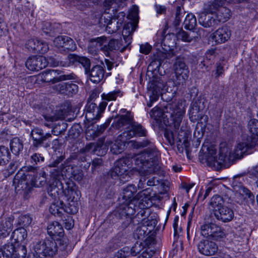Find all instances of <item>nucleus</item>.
Returning <instances> with one entry per match:
<instances>
[{
  "instance_id": "1",
  "label": "nucleus",
  "mask_w": 258,
  "mask_h": 258,
  "mask_svg": "<svg viewBox=\"0 0 258 258\" xmlns=\"http://www.w3.org/2000/svg\"><path fill=\"white\" fill-rule=\"evenodd\" d=\"M137 191V187L133 184L128 185L123 189V199L125 200L117 209L119 215L130 216L134 215L138 207L140 209H147L151 205V198L153 197L150 188H147L140 191L133 197L134 194Z\"/></svg>"
},
{
  "instance_id": "2",
  "label": "nucleus",
  "mask_w": 258,
  "mask_h": 258,
  "mask_svg": "<svg viewBox=\"0 0 258 258\" xmlns=\"http://www.w3.org/2000/svg\"><path fill=\"white\" fill-rule=\"evenodd\" d=\"M149 146L150 147L143 153L134 158L135 166L133 169L142 177L139 185L143 184L142 182L145 181L147 175L156 172L159 169V152L151 142Z\"/></svg>"
},
{
  "instance_id": "3",
  "label": "nucleus",
  "mask_w": 258,
  "mask_h": 258,
  "mask_svg": "<svg viewBox=\"0 0 258 258\" xmlns=\"http://www.w3.org/2000/svg\"><path fill=\"white\" fill-rule=\"evenodd\" d=\"M48 194L52 199L64 197L68 202L78 201L81 195L78 187L74 183L70 184L64 190L62 183L59 179L55 180L50 184Z\"/></svg>"
},
{
  "instance_id": "4",
  "label": "nucleus",
  "mask_w": 258,
  "mask_h": 258,
  "mask_svg": "<svg viewBox=\"0 0 258 258\" xmlns=\"http://www.w3.org/2000/svg\"><path fill=\"white\" fill-rule=\"evenodd\" d=\"M135 25L136 23L135 22L128 23L123 28L122 31L123 36L124 37L123 40L125 41H129L126 45H123V40L122 39L120 40L111 39L108 42L107 44H106V43L104 44L103 46H102L101 48V50L102 51L106 56L109 55L110 51L115 50H120V51L123 52L131 43L130 37L129 36H125L124 33L130 34L132 33L135 30Z\"/></svg>"
},
{
  "instance_id": "5",
  "label": "nucleus",
  "mask_w": 258,
  "mask_h": 258,
  "mask_svg": "<svg viewBox=\"0 0 258 258\" xmlns=\"http://www.w3.org/2000/svg\"><path fill=\"white\" fill-rule=\"evenodd\" d=\"M133 161L134 158H125L118 160L110 172L111 177L114 179H118L122 183L128 181L130 178L128 170L133 167Z\"/></svg>"
},
{
  "instance_id": "6",
  "label": "nucleus",
  "mask_w": 258,
  "mask_h": 258,
  "mask_svg": "<svg viewBox=\"0 0 258 258\" xmlns=\"http://www.w3.org/2000/svg\"><path fill=\"white\" fill-rule=\"evenodd\" d=\"M60 71L57 70H48L40 74L38 76L39 82L53 84L65 80H75L77 76L74 73L64 74L58 76Z\"/></svg>"
},
{
  "instance_id": "7",
  "label": "nucleus",
  "mask_w": 258,
  "mask_h": 258,
  "mask_svg": "<svg viewBox=\"0 0 258 258\" xmlns=\"http://www.w3.org/2000/svg\"><path fill=\"white\" fill-rule=\"evenodd\" d=\"M157 224L155 216H148L142 219L141 225L139 226L134 233L135 239L144 240Z\"/></svg>"
},
{
  "instance_id": "8",
  "label": "nucleus",
  "mask_w": 258,
  "mask_h": 258,
  "mask_svg": "<svg viewBox=\"0 0 258 258\" xmlns=\"http://www.w3.org/2000/svg\"><path fill=\"white\" fill-rule=\"evenodd\" d=\"M36 178L34 175L29 173H18L15 177L13 183L17 192L21 190L28 191L32 187L36 186Z\"/></svg>"
},
{
  "instance_id": "9",
  "label": "nucleus",
  "mask_w": 258,
  "mask_h": 258,
  "mask_svg": "<svg viewBox=\"0 0 258 258\" xmlns=\"http://www.w3.org/2000/svg\"><path fill=\"white\" fill-rule=\"evenodd\" d=\"M56 243L53 240L48 239L37 243L35 246V251L41 258L53 257L57 252Z\"/></svg>"
},
{
  "instance_id": "10",
  "label": "nucleus",
  "mask_w": 258,
  "mask_h": 258,
  "mask_svg": "<svg viewBox=\"0 0 258 258\" xmlns=\"http://www.w3.org/2000/svg\"><path fill=\"white\" fill-rule=\"evenodd\" d=\"M175 78L173 83L176 86L183 85L188 78L189 70L184 61L177 58L173 66Z\"/></svg>"
},
{
  "instance_id": "11",
  "label": "nucleus",
  "mask_w": 258,
  "mask_h": 258,
  "mask_svg": "<svg viewBox=\"0 0 258 258\" xmlns=\"http://www.w3.org/2000/svg\"><path fill=\"white\" fill-rule=\"evenodd\" d=\"M257 147V142H254V140H251L249 138H243L238 142L233 151L234 158L241 159L244 155L249 154L250 150L254 148L256 149Z\"/></svg>"
},
{
  "instance_id": "12",
  "label": "nucleus",
  "mask_w": 258,
  "mask_h": 258,
  "mask_svg": "<svg viewBox=\"0 0 258 258\" xmlns=\"http://www.w3.org/2000/svg\"><path fill=\"white\" fill-rule=\"evenodd\" d=\"M59 174L66 178H73L77 181H81L84 177L83 171L81 170L78 169L76 166L69 165L67 162L61 165L57 176Z\"/></svg>"
},
{
  "instance_id": "13",
  "label": "nucleus",
  "mask_w": 258,
  "mask_h": 258,
  "mask_svg": "<svg viewBox=\"0 0 258 258\" xmlns=\"http://www.w3.org/2000/svg\"><path fill=\"white\" fill-rule=\"evenodd\" d=\"M30 136L33 140L32 145L34 147L37 148L42 146L47 141L48 142L45 144V147H49V140L52 138L51 134L46 133L44 134L42 130L38 127H34L31 130Z\"/></svg>"
},
{
  "instance_id": "14",
  "label": "nucleus",
  "mask_w": 258,
  "mask_h": 258,
  "mask_svg": "<svg viewBox=\"0 0 258 258\" xmlns=\"http://www.w3.org/2000/svg\"><path fill=\"white\" fill-rule=\"evenodd\" d=\"M226 0H214L212 3V6L216 12L211 11V13L215 12L216 13L217 19L218 21V24L220 22L224 23L228 21L231 17V11L225 7H223L224 1Z\"/></svg>"
},
{
  "instance_id": "15",
  "label": "nucleus",
  "mask_w": 258,
  "mask_h": 258,
  "mask_svg": "<svg viewBox=\"0 0 258 258\" xmlns=\"http://www.w3.org/2000/svg\"><path fill=\"white\" fill-rule=\"evenodd\" d=\"M48 60L43 56L34 55L29 57L26 61V67L30 71H38L46 67Z\"/></svg>"
},
{
  "instance_id": "16",
  "label": "nucleus",
  "mask_w": 258,
  "mask_h": 258,
  "mask_svg": "<svg viewBox=\"0 0 258 258\" xmlns=\"http://www.w3.org/2000/svg\"><path fill=\"white\" fill-rule=\"evenodd\" d=\"M107 42V38L104 36L90 39L87 48L88 52L94 56L97 55L101 47Z\"/></svg>"
},
{
  "instance_id": "17",
  "label": "nucleus",
  "mask_w": 258,
  "mask_h": 258,
  "mask_svg": "<svg viewBox=\"0 0 258 258\" xmlns=\"http://www.w3.org/2000/svg\"><path fill=\"white\" fill-rule=\"evenodd\" d=\"M110 121L108 119L100 126L94 124L89 125L86 130L87 138L89 140H91L100 136L106 129Z\"/></svg>"
},
{
  "instance_id": "18",
  "label": "nucleus",
  "mask_w": 258,
  "mask_h": 258,
  "mask_svg": "<svg viewBox=\"0 0 258 258\" xmlns=\"http://www.w3.org/2000/svg\"><path fill=\"white\" fill-rule=\"evenodd\" d=\"M214 215L219 221L228 222L233 219L234 214L232 209L224 206L221 209L215 210Z\"/></svg>"
},
{
  "instance_id": "19",
  "label": "nucleus",
  "mask_w": 258,
  "mask_h": 258,
  "mask_svg": "<svg viewBox=\"0 0 258 258\" xmlns=\"http://www.w3.org/2000/svg\"><path fill=\"white\" fill-rule=\"evenodd\" d=\"M125 16V13L120 12L114 15V18L111 20V22L108 23L106 31L109 33L116 32L122 25Z\"/></svg>"
},
{
  "instance_id": "20",
  "label": "nucleus",
  "mask_w": 258,
  "mask_h": 258,
  "mask_svg": "<svg viewBox=\"0 0 258 258\" xmlns=\"http://www.w3.org/2000/svg\"><path fill=\"white\" fill-rule=\"evenodd\" d=\"M231 31L227 26H223L214 32L211 38L216 43H222L227 41L230 37Z\"/></svg>"
},
{
  "instance_id": "21",
  "label": "nucleus",
  "mask_w": 258,
  "mask_h": 258,
  "mask_svg": "<svg viewBox=\"0 0 258 258\" xmlns=\"http://www.w3.org/2000/svg\"><path fill=\"white\" fill-rule=\"evenodd\" d=\"M198 248L200 253L209 256L216 253L218 250V246L213 241L204 240L199 243Z\"/></svg>"
},
{
  "instance_id": "22",
  "label": "nucleus",
  "mask_w": 258,
  "mask_h": 258,
  "mask_svg": "<svg viewBox=\"0 0 258 258\" xmlns=\"http://www.w3.org/2000/svg\"><path fill=\"white\" fill-rule=\"evenodd\" d=\"M126 140L128 139L123 132L111 146V152L116 155L121 153L126 148Z\"/></svg>"
},
{
  "instance_id": "23",
  "label": "nucleus",
  "mask_w": 258,
  "mask_h": 258,
  "mask_svg": "<svg viewBox=\"0 0 258 258\" xmlns=\"http://www.w3.org/2000/svg\"><path fill=\"white\" fill-rule=\"evenodd\" d=\"M184 113L185 109L181 104L176 105L173 108L172 112L170 115L174 127L176 130H178Z\"/></svg>"
},
{
  "instance_id": "24",
  "label": "nucleus",
  "mask_w": 258,
  "mask_h": 258,
  "mask_svg": "<svg viewBox=\"0 0 258 258\" xmlns=\"http://www.w3.org/2000/svg\"><path fill=\"white\" fill-rule=\"evenodd\" d=\"M84 152L102 156L106 153V146L102 141L96 143H91L86 146Z\"/></svg>"
},
{
  "instance_id": "25",
  "label": "nucleus",
  "mask_w": 258,
  "mask_h": 258,
  "mask_svg": "<svg viewBox=\"0 0 258 258\" xmlns=\"http://www.w3.org/2000/svg\"><path fill=\"white\" fill-rule=\"evenodd\" d=\"M47 230L48 234L53 239H58L64 235L62 226L56 221L50 223L47 226Z\"/></svg>"
},
{
  "instance_id": "26",
  "label": "nucleus",
  "mask_w": 258,
  "mask_h": 258,
  "mask_svg": "<svg viewBox=\"0 0 258 258\" xmlns=\"http://www.w3.org/2000/svg\"><path fill=\"white\" fill-rule=\"evenodd\" d=\"M123 133L130 140L135 136L145 137L147 135V131L141 124L134 121L130 130L123 132Z\"/></svg>"
},
{
  "instance_id": "27",
  "label": "nucleus",
  "mask_w": 258,
  "mask_h": 258,
  "mask_svg": "<svg viewBox=\"0 0 258 258\" xmlns=\"http://www.w3.org/2000/svg\"><path fill=\"white\" fill-rule=\"evenodd\" d=\"M134 117L130 112H127L125 115H121L115 123V127L118 129H127L131 127L134 122Z\"/></svg>"
},
{
  "instance_id": "28",
  "label": "nucleus",
  "mask_w": 258,
  "mask_h": 258,
  "mask_svg": "<svg viewBox=\"0 0 258 258\" xmlns=\"http://www.w3.org/2000/svg\"><path fill=\"white\" fill-rule=\"evenodd\" d=\"M14 220V216L10 215L9 217L2 220L0 222V234L3 237L8 236L13 227Z\"/></svg>"
},
{
  "instance_id": "29",
  "label": "nucleus",
  "mask_w": 258,
  "mask_h": 258,
  "mask_svg": "<svg viewBox=\"0 0 258 258\" xmlns=\"http://www.w3.org/2000/svg\"><path fill=\"white\" fill-rule=\"evenodd\" d=\"M234 159H235V158H234L233 152H231L229 147L225 143L221 144L218 157V160L220 161L219 163L221 164L222 162L230 161Z\"/></svg>"
},
{
  "instance_id": "30",
  "label": "nucleus",
  "mask_w": 258,
  "mask_h": 258,
  "mask_svg": "<svg viewBox=\"0 0 258 258\" xmlns=\"http://www.w3.org/2000/svg\"><path fill=\"white\" fill-rule=\"evenodd\" d=\"M105 71L103 67L96 65L90 71L89 77L91 82L94 83L100 82L104 78Z\"/></svg>"
},
{
  "instance_id": "31",
  "label": "nucleus",
  "mask_w": 258,
  "mask_h": 258,
  "mask_svg": "<svg viewBox=\"0 0 258 258\" xmlns=\"http://www.w3.org/2000/svg\"><path fill=\"white\" fill-rule=\"evenodd\" d=\"M199 22L206 28L214 27L218 25V21L210 15L202 13L199 18Z\"/></svg>"
},
{
  "instance_id": "32",
  "label": "nucleus",
  "mask_w": 258,
  "mask_h": 258,
  "mask_svg": "<svg viewBox=\"0 0 258 258\" xmlns=\"http://www.w3.org/2000/svg\"><path fill=\"white\" fill-rule=\"evenodd\" d=\"M58 91L68 96H72L78 92V86L74 83H65L58 85Z\"/></svg>"
},
{
  "instance_id": "33",
  "label": "nucleus",
  "mask_w": 258,
  "mask_h": 258,
  "mask_svg": "<svg viewBox=\"0 0 258 258\" xmlns=\"http://www.w3.org/2000/svg\"><path fill=\"white\" fill-rule=\"evenodd\" d=\"M58 25L52 24L48 22H44L42 24V29L43 32L49 36L53 37L57 33L59 32Z\"/></svg>"
},
{
  "instance_id": "34",
  "label": "nucleus",
  "mask_w": 258,
  "mask_h": 258,
  "mask_svg": "<svg viewBox=\"0 0 258 258\" xmlns=\"http://www.w3.org/2000/svg\"><path fill=\"white\" fill-rule=\"evenodd\" d=\"M27 236V232L25 228L20 227L15 229L12 233L11 239L16 243L24 241Z\"/></svg>"
},
{
  "instance_id": "35",
  "label": "nucleus",
  "mask_w": 258,
  "mask_h": 258,
  "mask_svg": "<svg viewBox=\"0 0 258 258\" xmlns=\"http://www.w3.org/2000/svg\"><path fill=\"white\" fill-rule=\"evenodd\" d=\"M70 62L74 63L77 61L81 63L83 67L87 71L90 67V60L86 57L80 56L75 54H70L68 56Z\"/></svg>"
},
{
  "instance_id": "36",
  "label": "nucleus",
  "mask_w": 258,
  "mask_h": 258,
  "mask_svg": "<svg viewBox=\"0 0 258 258\" xmlns=\"http://www.w3.org/2000/svg\"><path fill=\"white\" fill-rule=\"evenodd\" d=\"M10 148L14 154L19 155L23 149V142L18 138H13L10 142Z\"/></svg>"
},
{
  "instance_id": "37",
  "label": "nucleus",
  "mask_w": 258,
  "mask_h": 258,
  "mask_svg": "<svg viewBox=\"0 0 258 258\" xmlns=\"http://www.w3.org/2000/svg\"><path fill=\"white\" fill-rule=\"evenodd\" d=\"M64 210V205L63 202L58 201L52 203L49 208L50 212L54 215L60 216Z\"/></svg>"
},
{
  "instance_id": "38",
  "label": "nucleus",
  "mask_w": 258,
  "mask_h": 258,
  "mask_svg": "<svg viewBox=\"0 0 258 258\" xmlns=\"http://www.w3.org/2000/svg\"><path fill=\"white\" fill-rule=\"evenodd\" d=\"M225 235V233L224 229L221 227L214 223L210 239L218 240L223 238Z\"/></svg>"
},
{
  "instance_id": "39",
  "label": "nucleus",
  "mask_w": 258,
  "mask_h": 258,
  "mask_svg": "<svg viewBox=\"0 0 258 258\" xmlns=\"http://www.w3.org/2000/svg\"><path fill=\"white\" fill-rule=\"evenodd\" d=\"M144 209H141V211H139L138 214L133 217H132L133 215L130 216L126 215H119L121 217H125V218H129L130 223L132 222L134 225H139L140 226L141 225L142 219L147 218L145 215L146 212Z\"/></svg>"
},
{
  "instance_id": "40",
  "label": "nucleus",
  "mask_w": 258,
  "mask_h": 258,
  "mask_svg": "<svg viewBox=\"0 0 258 258\" xmlns=\"http://www.w3.org/2000/svg\"><path fill=\"white\" fill-rule=\"evenodd\" d=\"M107 101L103 100L97 107L95 104H91L90 106H92L94 109L93 112H95V116L93 118L95 119H99L101 117V114L104 112L106 106L107 105Z\"/></svg>"
},
{
  "instance_id": "41",
  "label": "nucleus",
  "mask_w": 258,
  "mask_h": 258,
  "mask_svg": "<svg viewBox=\"0 0 258 258\" xmlns=\"http://www.w3.org/2000/svg\"><path fill=\"white\" fill-rule=\"evenodd\" d=\"M32 221V218L29 215H22L18 218L16 225L22 228L27 227L30 225Z\"/></svg>"
},
{
  "instance_id": "42",
  "label": "nucleus",
  "mask_w": 258,
  "mask_h": 258,
  "mask_svg": "<svg viewBox=\"0 0 258 258\" xmlns=\"http://www.w3.org/2000/svg\"><path fill=\"white\" fill-rule=\"evenodd\" d=\"M223 204L224 200L221 196L218 195L214 196L211 199L210 202V205L213 209V214L215 210L221 209V208L224 206Z\"/></svg>"
},
{
  "instance_id": "43",
  "label": "nucleus",
  "mask_w": 258,
  "mask_h": 258,
  "mask_svg": "<svg viewBox=\"0 0 258 258\" xmlns=\"http://www.w3.org/2000/svg\"><path fill=\"white\" fill-rule=\"evenodd\" d=\"M186 29L192 30L197 25V19L195 16L192 14H188L183 22Z\"/></svg>"
},
{
  "instance_id": "44",
  "label": "nucleus",
  "mask_w": 258,
  "mask_h": 258,
  "mask_svg": "<svg viewBox=\"0 0 258 258\" xmlns=\"http://www.w3.org/2000/svg\"><path fill=\"white\" fill-rule=\"evenodd\" d=\"M10 153L7 147L0 146V165L6 164L10 159Z\"/></svg>"
},
{
  "instance_id": "45",
  "label": "nucleus",
  "mask_w": 258,
  "mask_h": 258,
  "mask_svg": "<svg viewBox=\"0 0 258 258\" xmlns=\"http://www.w3.org/2000/svg\"><path fill=\"white\" fill-rule=\"evenodd\" d=\"M151 142L149 140H144L142 142H137L134 140H126V147L128 146L134 149L144 148L150 145Z\"/></svg>"
},
{
  "instance_id": "46",
  "label": "nucleus",
  "mask_w": 258,
  "mask_h": 258,
  "mask_svg": "<svg viewBox=\"0 0 258 258\" xmlns=\"http://www.w3.org/2000/svg\"><path fill=\"white\" fill-rule=\"evenodd\" d=\"M138 252L133 251V248L131 249L128 247H124L119 250L114 255L113 258H125L129 256L130 254L132 255H136Z\"/></svg>"
},
{
  "instance_id": "47",
  "label": "nucleus",
  "mask_w": 258,
  "mask_h": 258,
  "mask_svg": "<svg viewBox=\"0 0 258 258\" xmlns=\"http://www.w3.org/2000/svg\"><path fill=\"white\" fill-rule=\"evenodd\" d=\"M122 93L120 90H116L110 92L108 93H103L101 95V97L103 100L107 101H114L116 99L117 97H121Z\"/></svg>"
},
{
  "instance_id": "48",
  "label": "nucleus",
  "mask_w": 258,
  "mask_h": 258,
  "mask_svg": "<svg viewBox=\"0 0 258 258\" xmlns=\"http://www.w3.org/2000/svg\"><path fill=\"white\" fill-rule=\"evenodd\" d=\"M149 114L151 117L157 120L167 117V115H165L162 109L157 106L153 108L150 111Z\"/></svg>"
},
{
  "instance_id": "49",
  "label": "nucleus",
  "mask_w": 258,
  "mask_h": 258,
  "mask_svg": "<svg viewBox=\"0 0 258 258\" xmlns=\"http://www.w3.org/2000/svg\"><path fill=\"white\" fill-rule=\"evenodd\" d=\"M27 253V249L24 245H18L11 258H25Z\"/></svg>"
},
{
  "instance_id": "50",
  "label": "nucleus",
  "mask_w": 258,
  "mask_h": 258,
  "mask_svg": "<svg viewBox=\"0 0 258 258\" xmlns=\"http://www.w3.org/2000/svg\"><path fill=\"white\" fill-rule=\"evenodd\" d=\"M67 206L64 207V212L71 214H76L79 210L78 201L68 202Z\"/></svg>"
},
{
  "instance_id": "51",
  "label": "nucleus",
  "mask_w": 258,
  "mask_h": 258,
  "mask_svg": "<svg viewBox=\"0 0 258 258\" xmlns=\"http://www.w3.org/2000/svg\"><path fill=\"white\" fill-rule=\"evenodd\" d=\"M206 157L208 162L212 163L216 160V149L213 146H210L206 148Z\"/></svg>"
},
{
  "instance_id": "52",
  "label": "nucleus",
  "mask_w": 258,
  "mask_h": 258,
  "mask_svg": "<svg viewBox=\"0 0 258 258\" xmlns=\"http://www.w3.org/2000/svg\"><path fill=\"white\" fill-rule=\"evenodd\" d=\"M213 223L203 224L201 227V234L205 237L210 239L213 229Z\"/></svg>"
},
{
  "instance_id": "53",
  "label": "nucleus",
  "mask_w": 258,
  "mask_h": 258,
  "mask_svg": "<svg viewBox=\"0 0 258 258\" xmlns=\"http://www.w3.org/2000/svg\"><path fill=\"white\" fill-rule=\"evenodd\" d=\"M17 247L12 243H8L4 245L2 250L7 258H10L13 254Z\"/></svg>"
},
{
  "instance_id": "54",
  "label": "nucleus",
  "mask_w": 258,
  "mask_h": 258,
  "mask_svg": "<svg viewBox=\"0 0 258 258\" xmlns=\"http://www.w3.org/2000/svg\"><path fill=\"white\" fill-rule=\"evenodd\" d=\"M39 41V40L37 38L28 39L25 44L26 48L30 51L36 52Z\"/></svg>"
},
{
  "instance_id": "55",
  "label": "nucleus",
  "mask_w": 258,
  "mask_h": 258,
  "mask_svg": "<svg viewBox=\"0 0 258 258\" xmlns=\"http://www.w3.org/2000/svg\"><path fill=\"white\" fill-rule=\"evenodd\" d=\"M77 48L76 45L74 41L70 37L67 36L66 42L63 47V50L74 51Z\"/></svg>"
},
{
  "instance_id": "56",
  "label": "nucleus",
  "mask_w": 258,
  "mask_h": 258,
  "mask_svg": "<svg viewBox=\"0 0 258 258\" xmlns=\"http://www.w3.org/2000/svg\"><path fill=\"white\" fill-rule=\"evenodd\" d=\"M176 37L178 39L184 42H190L192 40V37L187 32L183 30L178 31L176 34Z\"/></svg>"
},
{
  "instance_id": "57",
  "label": "nucleus",
  "mask_w": 258,
  "mask_h": 258,
  "mask_svg": "<svg viewBox=\"0 0 258 258\" xmlns=\"http://www.w3.org/2000/svg\"><path fill=\"white\" fill-rule=\"evenodd\" d=\"M213 186L210 184L207 187L205 191H204L202 189H201L198 195V199L204 201L206 198H207V197L209 196L210 194L213 189Z\"/></svg>"
},
{
  "instance_id": "58",
  "label": "nucleus",
  "mask_w": 258,
  "mask_h": 258,
  "mask_svg": "<svg viewBox=\"0 0 258 258\" xmlns=\"http://www.w3.org/2000/svg\"><path fill=\"white\" fill-rule=\"evenodd\" d=\"M49 50V46L46 42L39 40L36 52L45 53Z\"/></svg>"
},
{
  "instance_id": "59",
  "label": "nucleus",
  "mask_w": 258,
  "mask_h": 258,
  "mask_svg": "<svg viewBox=\"0 0 258 258\" xmlns=\"http://www.w3.org/2000/svg\"><path fill=\"white\" fill-rule=\"evenodd\" d=\"M234 189L236 192L243 196L250 197V191L243 185H235L234 186Z\"/></svg>"
},
{
  "instance_id": "60",
  "label": "nucleus",
  "mask_w": 258,
  "mask_h": 258,
  "mask_svg": "<svg viewBox=\"0 0 258 258\" xmlns=\"http://www.w3.org/2000/svg\"><path fill=\"white\" fill-rule=\"evenodd\" d=\"M216 66L215 77L218 78L224 74L225 63L224 61H219L216 63Z\"/></svg>"
},
{
  "instance_id": "61",
  "label": "nucleus",
  "mask_w": 258,
  "mask_h": 258,
  "mask_svg": "<svg viewBox=\"0 0 258 258\" xmlns=\"http://www.w3.org/2000/svg\"><path fill=\"white\" fill-rule=\"evenodd\" d=\"M67 36H59L53 40L54 45L58 48H63Z\"/></svg>"
},
{
  "instance_id": "62",
  "label": "nucleus",
  "mask_w": 258,
  "mask_h": 258,
  "mask_svg": "<svg viewBox=\"0 0 258 258\" xmlns=\"http://www.w3.org/2000/svg\"><path fill=\"white\" fill-rule=\"evenodd\" d=\"M139 8L137 6H134L131 10L127 17L134 21H136L138 16Z\"/></svg>"
},
{
  "instance_id": "63",
  "label": "nucleus",
  "mask_w": 258,
  "mask_h": 258,
  "mask_svg": "<svg viewBox=\"0 0 258 258\" xmlns=\"http://www.w3.org/2000/svg\"><path fill=\"white\" fill-rule=\"evenodd\" d=\"M184 13L181 10V7H177L176 10L175 18L174 23L176 25H178L181 21V17L183 14Z\"/></svg>"
},
{
  "instance_id": "64",
  "label": "nucleus",
  "mask_w": 258,
  "mask_h": 258,
  "mask_svg": "<svg viewBox=\"0 0 258 258\" xmlns=\"http://www.w3.org/2000/svg\"><path fill=\"white\" fill-rule=\"evenodd\" d=\"M151 88L153 89H155L158 90L159 92H160L161 90H162L164 89L165 85L163 82H161V80H159L158 81L153 83L151 84Z\"/></svg>"
}]
</instances>
